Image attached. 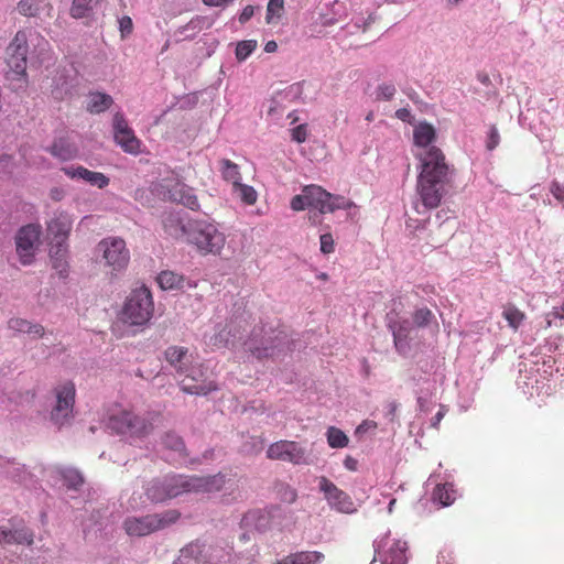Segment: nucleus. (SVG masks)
Listing matches in <instances>:
<instances>
[{"mask_svg": "<svg viewBox=\"0 0 564 564\" xmlns=\"http://www.w3.org/2000/svg\"><path fill=\"white\" fill-rule=\"evenodd\" d=\"M184 373L185 378L181 381V389L185 393L207 395L208 393L218 390V386L214 380L204 377V372L200 367L192 368Z\"/></svg>", "mask_w": 564, "mask_h": 564, "instance_id": "obj_17", "label": "nucleus"}, {"mask_svg": "<svg viewBox=\"0 0 564 564\" xmlns=\"http://www.w3.org/2000/svg\"><path fill=\"white\" fill-rule=\"evenodd\" d=\"M296 497H297V494L294 489H291L289 488L286 491H285V497H284V500L292 503L296 500Z\"/></svg>", "mask_w": 564, "mask_h": 564, "instance_id": "obj_58", "label": "nucleus"}, {"mask_svg": "<svg viewBox=\"0 0 564 564\" xmlns=\"http://www.w3.org/2000/svg\"><path fill=\"white\" fill-rule=\"evenodd\" d=\"M419 164L416 193L426 209L437 208L452 186L455 167L440 155Z\"/></svg>", "mask_w": 564, "mask_h": 564, "instance_id": "obj_2", "label": "nucleus"}, {"mask_svg": "<svg viewBox=\"0 0 564 564\" xmlns=\"http://www.w3.org/2000/svg\"><path fill=\"white\" fill-rule=\"evenodd\" d=\"M502 316L507 321L508 325L513 329L517 330L520 325L525 319L524 312L520 311L516 305L513 304H507L503 307Z\"/></svg>", "mask_w": 564, "mask_h": 564, "instance_id": "obj_34", "label": "nucleus"}, {"mask_svg": "<svg viewBox=\"0 0 564 564\" xmlns=\"http://www.w3.org/2000/svg\"><path fill=\"white\" fill-rule=\"evenodd\" d=\"M412 325L416 328H425L431 325L438 330V323L434 313L429 307H419L412 313Z\"/></svg>", "mask_w": 564, "mask_h": 564, "instance_id": "obj_30", "label": "nucleus"}, {"mask_svg": "<svg viewBox=\"0 0 564 564\" xmlns=\"http://www.w3.org/2000/svg\"><path fill=\"white\" fill-rule=\"evenodd\" d=\"M408 543L405 541H394L384 553L381 564H406Z\"/></svg>", "mask_w": 564, "mask_h": 564, "instance_id": "obj_26", "label": "nucleus"}, {"mask_svg": "<svg viewBox=\"0 0 564 564\" xmlns=\"http://www.w3.org/2000/svg\"><path fill=\"white\" fill-rule=\"evenodd\" d=\"M162 442L166 448L178 453L181 456H184V457L186 456L185 443H184L183 438L181 436H178L177 434H175L173 432H169L164 435Z\"/></svg>", "mask_w": 564, "mask_h": 564, "instance_id": "obj_38", "label": "nucleus"}, {"mask_svg": "<svg viewBox=\"0 0 564 564\" xmlns=\"http://www.w3.org/2000/svg\"><path fill=\"white\" fill-rule=\"evenodd\" d=\"M444 415H445V411L443 410V408H441L440 411L433 417L432 426L437 429V426L441 423V421L443 420Z\"/></svg>", "mask_w": 564, "mask_h": 564, "instance_id": "obj_57", "label": "nucleus"}, {"mask_svg": "<svg viewBox=\"0 0 564 564\" xmlns=\"http://www.w3.org/2000/svg\"><path fill=\"white\" fill-rule=\"evenodd\" d=\"M278 50V44L275 41H269L264 45V51L267 53H274Z\"/></svg>", "mask_w": 564, "mask_h": 564, "instance_id": "obj_59", "label": "nucleus"}, {"mask_svg": "<svg viewBox=\"0 0 564 564\" xmlns=\"http://www.w3.org/2000/svg\"><path fill=\"white\" fill-rule=\"evenodd\" d=\"M284 11V0H269L267 7V23H272L281 18Z\"/></svg>", "mask_w": 564, "mask_h": 564, "instance_id": "obj_41", "label": "nucleus"}, {"mask_svg": "<svg viewBox=\"0 0 564 564\" xmlns=\"http://www.w3.org/2000/svg\"><path fill=\"white\" fill-rule=\"evenodd\" d=\"M156 281L163 290H180L184 286L185 279L174 271L165 270L158 275Z\"/></svg>", "mask_w": 564, "mask_h": 564, "instance_id": "obj_31", "label": "nucleus"}, {"mask_svg": "<svg viewBox=\"0 0 564 564\" xmlns=\"http://www.w3.org/2000/svg\"><path fill=\"white\" fill-rule=\"evenodd\" d=\"M253 14H254V8L252 6L245 7L239 15V22L242 24L248 22L252 18Z\"/></svg>", "mask_w": 564, "mask_h": 564, "instance_id": "obj_52", "label": "nucleus"}, {"mask_svg": "<svg viewBox=\"0 0 564 564\" xmlns=\"http://www.w3.org/2000/svg\"><path fill=\"white\" fill-rule=\"evenodd\" d=\"M288 117L291 119V123H295L297 121V117L293 113H290Z\"/></svg>", "mask_w": 564, "mask_h": 564, "instance_id": "obj_63", "label": "nucleus"}, {"mask_svg": "<svg viewBox=\"0 0 564 564\" xmlns=\"http://www.w3.org/2000/svg\"><path fill=\"white\" fill-rule=\"evenodd\" d=\"M319 242H321V251L324 254H329L335 251V241H334V238L330 232L321 235Z\"/></svg>", "mask_w": 564, "mask_h": 564, "instance_id": "obj_45", "label": "nucleus"}, {"mask_svg": "<svg viewBox=\"0 0 564 564\" xmlns=\"http://www.w3.org/2000/svg\"><path fill=\"white\" fill-rule=\"evenodd\" d=\"M500 143V134L496 126H490L486 148L488 151L495 150Z\"/></svg>", "mask_w": 564, "mask_h": 564, "instance_id": "obj_47", "label": "nucleus"}, {"mask_svg": "<svg viewBox=\"0 0 564 564\" xmlns=\"http://www.w3.org/2000/svg\"><path fill=\"white\" fill-rule=\"evenodd\" d=\"M180 517L181 513L175 509L140 518L130 517L124 520L123 528L129 535L144 536L175 523Z\"/></svg>", "mask_w": 564, "mask_h": 564, "instance_id": "obj_6", "label": "nucleus"}, {"mask_svg": "<svg viewBox=\"0 0 564 564\" xmlns=\"http://www.w3.org/2000/svg\"><path fill=\"white\" fill-rule=\"evenodd\" d=\"M388 327L392 332L393 340L397 349L406 346L412 325L408 319L397 318L392 313L387 315Z\"/></svg>", "mask_w": 564, "mask_h": 564, "instance_id": "obj_19", "label": "nucleus"}, {"mask_svg": "<svg viewBox=\"0 0 564 564\" xmlns=\"http://www.w3.org/2000/svg\"><path fill=\"white\" fill-rule=\"evenodd\" d=\"M303 193H305L306 204L308 207L318 209L321 214H327V200L330 198L329 192L319 185L311 184L303 187Z\"/></svg>", "mask_w": 564, "mask_h": 564, "instance_id": "obj_21", "label": "nucleus"}, {"mask_svg": "<svg viewBox=\"0 0 564 564\" xmlns=\"http://www.w3.org/2000/svg\"><path fill=\"white\" fill-rule=\"evenodd\" d=\"M18 10L25 17H34L40 10V0H21Z\"/></svg>", "mask_w": 564, "mask_h": 564, "instance_id": "obj_43", "label": "nucleus"}, {"mask_svg": "<svg viewBox=\"0 0 564 564\" xmlns=\"http://www.w3.org/2000/svg\"><path fill=\"white\" fill-rule=\"evenodd\" d=\"M305 207H308L307 204H306V197H305V193L302 192L301 195H295L292 199H291V208L295 212H300V210H303L305 209Z\"/></svg>", "mask_w": 564, "mask_h": 564, "instance_id": "obj_50", "label": "nucleus"}, {"mask_svg": "<svg viewBox=\"0 0 564 564\" xmlns=\"http://www.w3.org/2000/svg\"><path fill=\"white\" fill-rule=\"evenodd\" d=\"M267 458L282 460L293 465L308 464V455L304 447L294 441L281 440L272 443L267 449Z\"/></svg>", "mask_w": 564, "mask_h": 564, "instance_id": "obj_11", "label": "nucleus"}, {"mask_svg": "<svg viewBox=\"0 0 564 564\" xmlns=\"http://www.w3.org/2000/svg\"><path fill=\"white\" fill-rule=\"evenodd\" d=\"M113 134L117 144L124 152L130 154H138L140 152V140L135 137L121 112H117L113 116Z\"/></svg>", "mask_w": 564, "mask_h": 564, "instance_id": "obj_16", "label": "nucleus"}, {"mask_svg": "<svg viewBox=\"0 0 564 564\" xmlns=\"http://www.w3.org/2000/svg\"><path fill=\"white\" fill-rule=\"evenodd\" d=\"M433 500L442 507H448L455 501V490L452 485H437L433 491Z\"/></svg>", "mask_w": 564, "mask_h": 564, "instance_id": "obj_35", "label": "nucleus"}, {"mask_svg": "<svg viewBox=\"0 0 564 564\" xmlns=\"http://www.w3.org/2000/svg\"><path fill=\"white\" fill-rule=\"evenodd\" d=\"M388 408H389V414H390L391 416H394L395 411H397V409H398V404H397V402H394V401H393V402H390V403H389V405H388Z\"/></svg>", "mask_w": 564, "mask_h": 564, "instance_id": "obj_61", "label": "nucleus"}, {"mask_svg": "<svg viewBox=\"0 0 564 564\" xmlns=\"http://www.w3.org/2000/svg\"><path fill=\"white\" fill-rule=\"evenodd\" d=\"M332 12L337 15L338 18H329V19H325L323 21V24L324 25H332V24H335L339 18L341 17H345L346 15V4L345 2L343 1H339V0H335L333 3H332Z\"/></svg>", "mask_w": 564, "mask_h": 564, "instance_id": "obj_44", "label": "nucleus"}, {"mask_svg": "<svg viewBox=\"0 0 564 564\" xmlns=\"http://www.w3.org/2000/svg\"><path fill=\"white\" fill-rule=\"evenodd\" d=\"M97 250L102 254L106 265L111 269L112 273L120 272L128 267L130 252L122 238H105L98 242Z\"/></svg>", "mask_w": 564, "mask_h": 564, "instance_id": "obj_7", "label": "nucleus"}, {"mask_svg": "<svg viewBox=\"0 0 564 564\" xmlns=\"http://www.w3.org/2000/svg\"><path fill=\"white\" fill-rule=\"evenodd\" d=\"M209 343L215 347H223L227 346L229 344L228 338H224L223 332L216 335L215 337H212Z\"/></svg>", "mask_w": 564, "mask_h": 564, "instance_id": "obj_53", "label": "nucleus"}, {"mask_svg": "<svg viewBox=\"0 0 564 564\" xmlns=\"http://www.w3.org/2000/svg\"><path fill=\"white\" fill-rule=\"evenodd\" d=\"M40 236V225L30 224L19 230L17 235V252L23 265L32 263Z\"/></svg>", "mask_w": 564, "mask_h": 564, "instance_id": "obj_14", "label": "nucleus"}, {"mask_svg": "<svg viewBox=\"0 0 564 564\" xmlns=\"http://www.w3.org/2000/svg\"><path fill=\"white\" fill-rule=\"evenodd\" d=\"M154 312V303L150 290L145 286L133 290L127 297L120 313V319L131 326H144Z\"/></svg>", "mask_w": 564, "mask_h": 564, "instance_id": "obj_5", "label": "nucleus"}, {"mask_svg": "<svg viewBox=\"0 0 564 564\" xmlns=\"http://www.w3.org/2000/svg\"><path fill=\"white\" fill-rule=\"evenodd\" d=\"M257 48L256 40H245L237 43L236 46V58L239 62L246 61Z\"/></svg>", "mask_w": 564, "mask_h": 564, "instance_id": "obj_39", "label": "nucleus"}, {"mask_svg": "<svg viewBox=\"0 0 564 564\" xmlns=\"http://www.w3.org/2000/svg\"><path fill=\"white\" fill-rule=\"evenodd\" d=\"M166 361L176 369L177 372L183 373L189 370V365L193 361L192 354L183 346H170L165 352Z\"/></svg>", "mask_w": 564, "mask_h": 564, "instance_id": "obj_20", "label": "nucleus"}, {"mask_svg": "<svg viewBox=\"0 0 564 564\" xmlns=\"http://www.w3.org/2000/svg\"><path fill=\"white\" fill-rule=\"evenodd\" d=\"M435 139L436 132L432 124L422 122L414 128L413 142L416 148L414 156L420 164L426 161L425 158H434L436 155L443 158V161H447L444 152L433 144Z\"/></svg>", "mask_w": 564, "mask_h": 564, "instance_id": "obj_8", "label": "nucleus"}, {"mask_svg": "<svg viewBox=\"0 0 564 564\" xmlns=\"http://www.w3.org/2000/svg\"><path fill=\"white\" fill-rule=\"evenodd\" d=\"M169 196L173 202L182 204L192 210L199 208V202L192 187L184 183H176L169 189Z\"/></svg>", "mask_w": 564, "mask_h": 564, "instance_id": "obj_22", "label": "nucleus"}, {"mask_svg": "<svg viewBox=\"0 0 564 564\" xmlns=\"http://www.w3.org/2000/svg\"><path fill=\"white\" fill-rule=\"evenodd\" d=\"M344 466L350 471H356L358 469V460L355 457L348 455L344 459Z\"/></svg>", "mask_w": 564, "mask_h": 564, "instance_id": "obj_54", "label": "nucleus"}, {"mask_svg": "<svg viewBox=\"0 0 564 564\" xmlns=\"http://www.w3.org/2000/svg\"><path fill=\"white\" fill-rule=\"evenodd\" d=\"M55 393L56 405L51 412V419L56 425L63 426L72 417L76 395L75 384L72 381L64 382L55 389Z\"/></svg>", "mask_w": 564, "mask_h": 564, "instance_id": "obj_13", "label": "nucleus"}, {"mask_svg": "<svg viewBox=\"0 0 564 564\" xmlns=\"http://www.w3.org/2000/svg\"><path fill=\"white\" fill-rule=\"evenodd\" d=\"M551 317L563 319L564 318V314L560 313L556 308H554L553 312L549 313L546 315V326H545L546 328L552 325Z\"/></svg>", "mask_w": 564, "mask_h": 564, "instance_id": "obj_55", "label": "nucleus"}, {"mask_svg": "<svg viewBox=\"0 0 564 564\" xmlns=\"http://www.w3.org/2000/svg\"><path fill=\"white\" fill-rule=\"evenodd\" d=\"M318 488L332 509L347 514L357 511V507L352 498L346 491L338 488L327 477L322 476L318 478Z\"/></svg>", "mask_w": 564, "mask_h": 564, "instance_id": "obj_12", "label": "nucleus"}, {"mask_svg": "<svg viewBox=\"0 0 564 564\" xmlns=\"http://www.w3.org/2000/svg\"><path fill=\"white\" fill-rule=\"evenodd\" d=\"M8 326L11 330L18 333H25L34 337L44 336V327L40 324H32L31 322L23 318H11L8 322Z\"/></svg>", "mask_w": 564, "mask_h": 564, "instance_id": "obj_29", "label": "nucleus"}, {"mask_svg": "<svg viewBox=\"0 0 564 564\" xmlns=\"http://www.w3.org/2000/svg\"><path fill=\"white\" fill-rule=\"evenodd\" d=\"M62 172L72 180H82L100 189L107 187L110 183L109 177L104 173L90 171L82 165L65 166L62 167Z\"/></svg>", "mask_w": 564, "mask_h": 564, "instance_id": "obj_18", "label": "nucleus"}, {"mask_svg": "<svg viewBox=\"0 0 564 564\" xmlns=\"http://www.w3.org/2000/svg\"><path fill=\"white\" fill-rule=\"evenodd\" d=\"M28 51V34L25 31H18L7 47V64L12 78L20 79L25 77Z\"/></svg>", "mask_w": 564, "mask_h": 564, "instance_id": "obj_9", "label": "nucleus"}, {"mask_svg": "<svg viewBox=\"0 0 564 564\" xmlns=\"http://www.w3.org/2000/svg\"><path fill=\"white\" fill-rule=\"evenodd\" d=\"M219 171L221 173L223 178L226 182H230L232 184V187L240 183L241 174L239 166L229 159H221L219 161Z\"/></svg>", "mask_w": 564, "mask_h": 564, "instance_id": "obj_32", "label": "nucleus"}, {"mask_svg": "<svg viewBox=\"0 0 564 564\" xmlns=\"http://www.w3.org/2000/svg\"><path fill=\"white\" fill-rule=\"evenodd\" d=\"M394 503H395V499H392L389 503V511L392 510V508H394Z\"/></svg>", "mask_w": 564, "mask_h": 564, "instance_id": "obj_64", "label": "nucleus"}, {"mask_svg": "<svg viewBox=\"0 0 564 564\" xmlns=\"http://www.w3.org/2000/svg\"><path fill=\"white\" fill-rule=\"evenodd\" d=\"M50 196L53 200L58 202L64 197V191L62 188L54 187L51 189Z\"/></svg>", "mask_w": 564, "mask_h": 564, "instance_id": "obj_56", "label": "nucleus"}, {"mask_svg": "<svg viewBox=\"0 0 564 564\" xmlns=\"http://www.w3.org/2000/svg\"><path fill=\"white\" fill-rule=\"evenodd\" d=\"M0 543L4 544H28L33 543V533L25 528L11 530L1 527L0 528Z\"/></svg>", "mask_w": 564, "mask_h": 564, "instance_id": "obj_24", "label": "nucleus"}, {"mask_svg": "<svg viewBox=\"0 0 564 564\" xmlns=\"http://www.w3.org/2000/svg\"><path fill=\"white\" fill-rule=\"evenodd\" d=\"M395 87L392 84H382L378 87L377 98L381 100H391L395 95Z\"/></svg>", "mask_w": 564, "mask_h": 564, "instance_id": "obj_46", "label": "nucleus"}, {"mask_svg": "<svg viewBox=\"0 0 564 564\" xmlns=\"http://www.w3.org/2000/svg\"><path fill=\"white\" fill-rule=\"evenodd\" d=\"M551 193L553 194V196L563 202L564 200V186H562L561 184H558L557 182H553L551 184V188H550Z\"/></svg>", "mask_w": 564, "mask_h": 564, "instance_id": "obj_51", "label": "nucleus"}, {"mask_svg": "<svg viewBox=\"0 0 564 564\" xmlns=\"http://www.w3.org/2000/svg\"><path fill=\"white\" fill-rule=\"evenodd\" d=\"M232 189L234 193H236L245 204L254 205L257 203L258 194L252 186L242 184L240 182L235 185Z\"/></svg>", "mask_w": 564, "mask_h": 564, "instance_id": "obj_37", "label": "nucleus"}, {"mask_svg": "<svg viewBox=\"0 0 564 564\" xmlns=\"http://www.w3.org/2000/svg\"><path fill=\"white\" fill-rule=\"evenodd\" d=\"M292 140L297 143H303L307 139V126L305 123L299 124L291 130Z\"/></svg>", "mask_w": 564, "mask_h": 564, "instance_id": "obj_48", "label": "nucleus"}, {"mask_svg": "<svg viewBox=\"0 0 564 564\" xmlns=\"http://www.w3.org/2000/svg\"><path fill=\"white\" fill-rule=\"evenodd\" d=\"M282 334L281 330L275 334L273 329H270L269 334L264 327H254L246 341L247 349L258 359L271 357L281 341Z\"/></svg>", "mask_w": 564, "mask_h": 564, "instance_id": "obj_10", "label": "nucleus"}, {"mask_svg": "<svg viewBox=\"0 0 564 564\" xmlns=\"http://www.w3.org/2000/svg\"><path fill=\"white\" fill-rule=\"evenodd\" d=\"M119 30L121 33V39H126L128 35L132 33L133 23L130 17L124 15L119 19Z\"/></svg>", "mask_w": 564, "mask_h": 564, "instance_id": "obj_49", "label": "nucleus"}, {"mask_svg": "<svg viewBox=\"0 0 564 564\" xmlns=\"http://www.w3.org/2000/svg\"><path fill=\"white\" fill-rule=\"evenodd\" d=\"M187 241L194 245L202 254H220L226 237L216 226L205 221H191L183 227Z\"/></svg>", "mask_w": 564, "mask_h": 564, "instance_id": "obj_4", "label": "nucleus"}, {"mask_svg": "<svg viewBox=\"0 0 564 564\" xmlns=\"http://www.w3.org/2000/svg\"><path fill=\"white\" fill-rule=\"evenodd\" d=\"M225 482L226 477L220 473L210 476L171 475L163 479L152 480L148 485L145 494L152 502H163L187 492H217L224 488Z\"/></svg>", "mask_w": 564, "mask_h": 564, "instance_id": "obj_1", "label": "nucleus"}, {"mask_svg": "<svg viewBox=\"0 0 564 564\" xmlns=\"http://www.w3.org/2000/svg\"><path fill=\"white\" fill-rule=\"evenodd\" d=\"M328 206L326 208L327 213H334L337 209H350L355 206V203L345 196L334 195L330 193V198L327 200Z\"/></svg>", "mask_w": 564, "mask_h": 564, "instance_id": "obj_40", "label": "nucleus"}, {"mask_svg": "<svg viewBox=\"0 0 564 564\" xmlns=\"http://www.w3.org/2000/svg\"><path fill=\"white\" fill-rule=\"evenodd\" d=\"M68 246L62 245H53L50 248V258L52 262V267L55 271H57L58 275L63 279L68 275Z\"/></svg>", "mask_w": 564, "mask_h": 564, "instance_id": "obj_23", "label": "nucleus"}, {"mask_svg": "<svg viewBox=\"0 0 564 564\" xmlns=\"http://www.w3.org/2000/svg\"><path fill=\"white\" fill-rule=\"evenodd\" d=\"M324 560V554L317 551H301L291 553L280 560H276L274 564H317Z\"/></svg>", "mask_w": 564, "mask_h": 564, "instance_id": "obj_25", "label": "nucleus"}, {"mask_svg": "<svg viewBox=\"0 0 564 564\" xmlns=\"http://www.w3.org/2000/svg\"><path fill=\"white\" fill-rule=\"evenodd\" d=\"M317 278H318L319 280L326 281V280H328V274H327V273H325V272H322V273H319V274L317 275Z\"/></svg>", "mask_w": 564, "mask_h": 564, "instance_id": "obj_62", "label": "nucleus"}, {"mask_svg": "<svg viewBox=\"0 0 564 564\" xmlns=\"http://www.w3.org/2000/svg\"><path fill=\"white\" fill-rule=\"evenodd\" d=\"M100 0H73L70 15L75 19L89 17Z\"/></svg>", "mask_w": 564, "mask_h": 564, "instance_id": "obj_33", "label": "nucleus"}, {"mask_svg": "<svg viewBox=\"0 0 564 564\" xmlns=\"http://www.w3.org/2000/svg\"><path fill=\"white\" fill-rule=\"evenodd\" d=\"M112 104L113 99L110 95L100 91H91L88 94L86 109L90 113H101L108 110Z\"/></svg>", "mask_w": 564, "mask_h": 564, "instance_id": "obj_27", "label": "nucleus"}, {"mask_svg": "<svg viewBox=\"0 0 564 564\" xmlns=\"http://www.w3.org/2000/svg\"><path fill=\"white\" fill-rule=\"evenodd\" d=\"M395 115L399 119L406 120V118L410 117V111L405 108H401L397 110Z\"/></svg>", "mask_w": 564, "mask_h": 564, "instance_id": "obj_60", "label": "nucleus"}, {"mask_svg": "<svg viewBox=\"0 0 564 564\" xmlns=\"http://www.w3.org/2000/svg\"><path fill=\"white\" fill-rule=\"evenodd\" d=\"M63 479L67 488L77 489L84 484L83 476L75 469H68L63 473Z\"/></svg>", "mask_w": 564, "mask_h": 564, "instance_id": "obj_42", "label": "nucleus"}, {"mask_svg": "<svg viewBox=\"0 0 564 564\" xmlns=\"http://www.w3.org/2000/svg\"><path fill=\"white\" fill-rule=\"evenodd\" d=\"M156 419L155 413H138L132 408L116 404L107 413L106 427L116 435L142 441L153 433Z\"/></svg>", "mask_w": 564, "mask_h": 564, "instance_id": "obj_3", "label": "nucleus"}, {"mask_svg": "<svg viewBox=\"0 0 564 564\" xmlns=\"http://www.w3.org/2000/svg\"><path fill=\"white\" fill-rule=\"evenodd\" d=\"M48 151L53 156L62 161L72 160L77 155V148L66 139L62 138L55 140Z\"/></svg>", "mask_w": 564, "mask_h": 564, "instance_id": "obj_28", "label": "nucleus"}, {"mask_svg": "<svg viewBox=\"0 0 564 564\" xmlns=\"http://www.w3.org/2000/svg\"><path fill=\"white\" fill-rule=\"evenodd\" d=\"M327 443L332 448H344L348 445V436L335 426L328 427L326 432Z\"/></svg>", "mask_w": 564, "mask_h": 564, "instance_id": "obj_36", "label": "nucleus"}, {"mask_svg": "<svg viewBox=\"0 0 564 564\" xmlns=\"http://www.w3.org/2000/svg\"><path fill=\"white\" fill-rule=\"evenodd\" d=\"M74 219L65 210H56L46 224L47 236L51 239V246H68L67 240L73 228Z\"/></svg>", "mask_w": 564, "mask_h": 564, "instance_id": "obj_15", "label": "nucleus"}]
</instances>
